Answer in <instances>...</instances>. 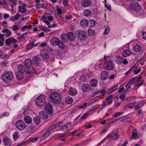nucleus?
Here are the masks:
<instances>
[{"mask_svg":"<svg viewBox=\"0 0 146 146\" xmlns=\"http://www.w3.org/2000/svg\"><path fill=\"white\" fill-rule=\"evenodd\" d=\"M62 97L58 93L52 92L50 94V98L51 102L54 104L60 103L61 101Z\"/></svg>","mask_w":146,"mask_h":146,"instance_id":"f257e3e1","label":"nucleus"},{"mask_svg":"<svg viewBox=\"0 0 146 146\" xmlns=\"http://www.w3.org/2000/svg\"><path fill=\"white\" fill-rule=\"evenodd\" d=\"M13 74L11 71L4 72L3 73L1 76L3 81L6 82H10L13 79Z\"/></svg>","mask_w":146,"mask_h":146,"instance_id":"f03ea898","label":"nucleus"},{"mask_svg":"<svg viewBox=\"0 0 146 146\" xmlns=\"http://www.w3.org/2000/svg\"><path fill=\"white\" fill-rule=\"evenodd\" d=\"M129 7L131 11L135 12H138L141 10V6L138 2L130 4Z\"/></svg>","mask_w":146,"mask_h":146,"instance_id":"7ed1b4c3","label":"nucleus"},{"mask_svg":"<svg viewBox=\"0 0 146 146\" xmlns=\"http://www.w3.org/2000/svg\"><path fill=\"white\" fill-rule=\"evenodd\" d=\"M15 125L17 129L22 131L24 130L26 127V124L24 121L21 119L17 120L15 122Z\"/></svg>","mask_w":146,"mask_h":146,"instance_id":"20e7f679","label":"nucleus"},{"mask_svg":"<svg viewBox=\"0 0 146 146\" xmlns=\"http://www.w3.org/2000/svg\"><path fill=\"white\" fill-rule=\"evenodd\" d=\"M35 103L36 105L39 106H42L44 105L45 103V99L43 96H38L35 100Z\"/></svg>","mask_w":146,"mask_h":146,"instance_id":"39448f33","label":"nucleus"},{"mask_svg":"<svg viewBox=\"0 0 146 146\" xmlns=\"http://www.w3.org/2000/svg\"><path fill=\"white\" fill-rule=\"evenodd\" d=\"M76 36L78 38L81 40H84L86 36V33L82 30H78L75 32Z\"/></svg>","mask_w":146,"mask_h":146,"instance_id":"423d86ee","label":"nucleus"},{"mask_svg":"<svg viewBox=\"0 0 146 146\" xmlns=\"http://www.w3.org/2000/svg\"><path fill=\"white\" fill-rule=\"evenodd\" d=\"M103 67L106 70H112L113 68V65L111 62L107 61L104 63Z\"/></svg>","mask_w":146,"mask_h":146,"instance_id":"0eeeda50","label":"nucleus"},{"mask_svg":"<svg viewBox=\"0 0 146 146\" xmlns=\"http://www.w3.org/2000/svg\"><path fill=\"white\" fill-rule=\"evenodd\" d=\"M44 109L46 112L49 114H51L53 112V108L52 106L50 104H48L44 106Z\"/></svg>","mask_w":146,"mask_h":146,"instance_id":"6e6552de","label":"nucleus"},{"mask_svg":"<svg viewBox=\"0 0 146 146\" xmlns=\"http://www.w3.org/2000/svg\"><path fill=\"white\" fill-rule=\"evenodd\" d=\"M33 63L34 65L38 66L40 65L41 59L38 56H34L33 58Z\"/></svg>","mask_w":146,"mask_h":146,"instance_id":"1a4fd4ad","label":"nucleus"},{"mask_svg":"<svg viewBox=\"0 0 146 146\" xmlns=\"http://www.w3.org/2000/svg\"><path fill=\"white\" fill-rule=\"evenodd\" d=\"M119 136V135L118 133L113 132L109 134L106 137V138H108L110 139H114L115 138H118Z\"/></svg>","mask_w":146,"mask_h":146,"instance_id":"9d476101","label":"nucleus"},{"mask_svg":"<svg viewBox=\"0 0 146 146\" xmlns=\"http://www.w3.org/2000/svg\"><path fill=\"white\" fill-rule=\"evenodd\" d=\"M50 42L52 45L56 46L58 45L60 41L57 37H54L51 39Z\"/></svg>","mask_w":146,"mask_h":146,"instance_id":"9b49d317","label":"nucleus"},{"mask_svg":"<svg viewBox=\"0 0 146 146\" xmlns=\"http://www.w3.org/2000/svg\"><path fill=\"white\" fill-rule=\"evenodd\" d=\"M82 90L85 92H88L91 89V87L89 84H83L82 86Z\"/></svg>","mask_w":146,"mask_h":146,"instance_id":"f8f14e48","label":"nucleus"},{"mask_svg":"<svg viewBox=\"0 0 146 146\" xmlns=\"http://www.w3.org/2000/svg\"><path fill=\"white\" fill-rule=\"evenodd\" d=\"M27 5L25 4H23L22 5L19 6L18 9L19 11L23 13H25L26 12Z\"/></svg>","mask_w":146,"mask_h":146,"instance_id":"ddd939ff","label":"nucleus"},{"mask_svg":"<svg viewBox=\"0 0 146 146\" xmlns=\"http://www.w3.org/2000/svg\"><path fill=\"white\" fill-rule=\"evenodd\" d=\"M40 54L42 57L45 59H47L49 57V53L45 50H41Z\"/></svg>","mask_w":146,"mask_h":146,"instance_id":"4468645a","label":"nucleus"},{"mask_svg":"<svg viewBox=\"0 0 146 146\" xmlns=\"http://www.w3.org/2000/svg\"><path fill=\"white\" fill-rule=\"evenodd\" d=\"M3 141L5 145L11 146L12 145V142L10 139L7 136L4 138Z\"/></svg>","mask_w":146,"mask_h":146,"instance_id":"2eb2a0df","label":"nucleus"},{"mask_svg":"<svg viewBox=\"0 0 146 146\" xmlns=\"http://www.w3.org/2000/svg\"><path fill=\"white\" fill-rule=\"evenodd\" d=\"M91 4V1L90 0H83L81 3V5L83 7H89Z\"/></svg>","mask_w":146,"mask_h":146,"instance_id":"dca6fc26","label":"nucleus"},{"mask_svg":"<svg viewBox=\"0 0 146 146\" xmlns=\"http://www.w3.org/2000/svg\"><path fill=\"white\" fill-rule=\"evenodd\" d=\"M100 77L103 80H105L108 78L109 74L106 71H103L101 73Z\"/></svg>","mask_w":146,"mask_h":146,"instance_id":"f3484780","label":"nucleus"},{"mask_svg":"<svg viewBox=\"0 0 146 146\" xmlns=\"http://www.w3.org/2000/svg\"><path fill=\"white\" fill-rule=\"evenodd\" d=\"M77 90L75 88L72 87H70L68 91V93L70 95L73 96H75L77 94Z\"/></svg>","mask_w":146,"mask_h":146,"instance_id":"a211bd4d","label":"nucleus"},{"mask_svg":"<svg viewBox=\"0 0 146 146\" xmlns=\"http://www.w3.org/2000/svg\"><path fill=\"white\" fill-rule=\"evenodd\" d=\"M60 38L61 41L64 42H67L68 39V35L65 33L62 34Z\"/></svg>","mask_w":146,"mask_h":146,"instance_id":"6ab92c4d","label":"nucleus"},{"mask_svg":"<svg viewBox=\"0 0 146 146\" xmlns=\"http://www.w3.org/2000/svg\"><path fill=\"white\" fill-rule=\"evenodd\" d=\"M24 64L27 68L31 67L32 66L31 60L30 58H27L24 61Z\"/></svg>","mask_w":146,"mask_h":146,"instance_id":"aec40b11","label":"nucleus"},{"mask_svg":"<svg viewBox=\"0 0 146 146\" xmlns=\"http://www.w3.org/2000/svg\"><path fill=\"white\" fill-rule=\"evenodd\" d=\"M48 113L46 112L41 111L39 112V115L42 119H46L47 118Z\"/></svg>","mask_w":146,"mask_h":146,"instance_id":"412c9836","label":"nucleus"},{"mask_svg":"<svg viewBox=\"0 0 146 146\" xmlns=\"http://www.w3.org/2000/svg\"><path fill=\"white\" fill-rule=\"evenodd\" d=\"M16 75L17 79L19 80L22 79L24 76L23 73L19 71H18L16 72Z\"/></svg>","mask_w":146,"mask_h":146,"instance_id":"4be33fe9","label":"nucleus"},{"mask_svg":"<svg viewBox=\"0 0 146 146\" xmlns=\"http://www.w3.org/2000/svg\"><path fill=\"white\" fill-rule=\"evenodd\" d=\"M80 24L83 27H86L88 25L89 22L87 20L84 19L81 21Z\"/></svg>","mask_w":146,"mask_h":146,"instance_id":"5701e85b","label":"nucleus"},{"mask_svg":"<svg viewBox=\"0 0 146 146\" xmlns=\"http://www.w3.org/2000/svg\"><path fill=\"white\" fill-rule=\"evenodd\" d=\"M23 120L26 123L28 124L31 123L32 121L31 118L29 116L27 115L25 116L24 117Z\"/></svg>","mask_w":146,"mask_h":146,"instance_id":"b1692460","label":"nucleus"},{"mask_svg":"<svg viewBox=\"0 0 146 146\" xmlns=\"http://www.w3.org/2000/svg\"><path fill=\"white\" fill-rule=\"evenodd\" d=\"M18 67L19 70L18 71H20L21 72H26V68L25 67L23 64H19Z\"/></svg>","mask_w":146,"mask_h":146,"instance_id":"393cba45","label":"nucleus"},{"mask_svg":"<svg viewBox=\"0 0 146 146\" xmlns=\"http://www.w3.org/2000/svg\"><path fill=\"white\" fill-rule=\"evenodd\" d=\"M90 83L91 86H92L95 87L97 85L98 81L96 78H94L91 80Z\"/></svg>","mask_w":146,"mask_h":146,"instance_id":"a878e982","label":"nucleus"},{"mask_svg":"<svg viewBox=\"0 0 146 146\" xmlns=\"http://www.w3.org/2000/svg\"><path fill=\"white\" fill-rule=\"evenodd\" d=\"M131 54V52L128 50H124L122 53V55L124 57L129 56Z\"/></svg>","mask_w":146,"mask_h":146,"instance_id":"bb28decb","label":"nucleus"},{"mask_svg":"<svg viewBox=\"0 0 146 146\" xmlns=\"http://www.w3.org/2000/svg\"><path fill=\"white\" fill-rule=\"evenodd\" d=\"M132 138L133 139H137L138 137L137 136V130L134 129L132 132Z\"/></svg>","mask_w":146,"mask_h":146,"instance_id":"cd10ccee","label":"nucleus"},{"mask_svg":"<svg viewBox=\"0 0 146 146\" xmlns=\"http://www.w3.org/2000/svg\"><path fill=\"white\" fill-rule=\"evenodd\" d=\"M91 11L89 9L85 10L83 12V15L84 16L88 17L91 15Z\"/></svg>","mask_w":146,"mask_h":146,"instance_id":"c85d7f7f","label":"nucleus"},{"mask_svg":"<svg viewBox=\"0 0 146 146\" xmlns=\"http://www.w3.org/2000/svg\"><path fill=\"white\" fill-rule=\"evenodd\" d=\"M100 93L103 95H104L105 94L107 93L106 92L105 90H98L96 92L93 94V96H96L98 94Z\"/></svg>","mask_w":146,"mask_h":146,"instance_id":"c756f323","label":"nucleus"},{"mask_svg":"<svg viewBox=\"0 0 146 146\" xmlns=\"http://www.w3.org/2000/svg\"><path fill=\"white\" fill-rule=\"evenodd\" d=\"M68 35V38H69L71 40H73L75 38V36L74 34L72 32H69L67 34Z\"/></svg>","mask_w":146,"mask_h":146,"instance_id":"7c9ffc66","label":"nucleus"},{"mask_svg":"<svg viewBox=\"0 0 146 146\" xmlns=\"http://www.w3.org/2000/svg\"><path fill=\"white\" fill-rule=\"evenodd\" d=\"M65 100L66 102L69 104H71L73 101L72 98L69 96H68L66 98Z\"/></svg>","mask_w":146,"mask_h":146,"instance_id":"2f4dec72","label":"nucleus"},{"mask_svg":"<svg viewBox=\"0 0 146 146\" xmlns=\"http://www.w3.org/2000/svg\"><path fill=\"white\" fill-rule=\"evenodd\" d=\"M134 50L136 52H139L141 50V47L139 45H137L134 47Z\"/></svg>","mask_w":146,"mask_h":146,"instance_id":"473e14b6","label":"nucleus"},{"mask_svg":"<svg viewBox=\"0 0 146 146\" xmlns=\"http://www.w3.org/2000/svg\"><path fill=\"white\" fill-rule=\"evenodd\" d=\"M123 58L121 56H118L116 60H115L116 62L119 64L122 63Z\"/></svg>","mask_w":146,"mask_h":146,"instance_id":"72a5a7b5","label":"nucleus"},{"mask_svg":"<svg viewBox=\"0 0 146 146\" xmlns=\"http://www.w3.org/2000/svg\"><path fill=\"white\" fill-rule=\"evenodd\" d=\"M20 15L19 14H17L15 15L13 17H11V21H15L18 19Z\"/></svg>","mask_w":146,"mask_h":146,"instance_id":"f704fd0d","label":"nucleus"},{"mask_svg":"<svg viewBox=\"0 0 146 146\" xmlns=\"http://www.w3.org/2000/svg\"><path fill=\"white\" fill-rule=\"evenodd\" d=\"M113 102L112 100L110 99V100H106L103 103V104L104 106H106L108 105Z\"/></svg>","mask_w":146,"mask_h":146,"instance_id":"c9c22d12","label":"nucleus"},{"mask_svg":"<svg viewBox=\"0 0 146 146\" xmlns=\"http://www.w3.org/2000/svg\"><path fill=\"white\" fill-rule=\"evenodd\" d=\"M34 120L36 124H39L40 122V119L38 117H35L34 118Z\"/></svg>","mask_w":146,"mask_h":146,"instance_id":"e433bc0d","label":"nucleus"},{"mask_svg":"<svg viewBox=\"0 0 146 146\" xmlns=\"http://www.w3.org/2000/svg\"><path fill=\"white\" fill-rule=\"evenodd\" d=\"M90 27H95L96 24V21L94 20H90L89 21Z\"/></svg>","mask_w":146,"mask_h":146,"instance_id":"4c0bfd02","label":"nucleus"},{"mask_svg":"<svg viewBox=\"0 0 146 146\" xmlns=\"http://www.w3.org/2000/svg\"><path fill=\"white\" fill-rule=\"evenodd\" d=\"M143 84H144V82L143 81H140L138 82L137 85L135 88V90H137L140 86H141V85Z\"/></svg>","mask_w":146,"mask_h":146,"instance_id":"58836bf2","label":"nucleus"},{"mask_svg":"<svg viewBox=\"0 0 146 146\" xmlns=\"http://www.w3.org/2000/svg\"><path fill=\"white\" fill-rule=\"evenodd\" d=\"M130 83H129V82L126 84L125 86L126 88L128 87V88L126 90H125L124 92H128L131 90V85H129L130 84Z\"/></svg>","mask_w":146,"mask_h":146,"instance_id":"ea45409f","label":"nucleus"},{"mask_svg":"<svg viewBox=\"0 0 146 146\" xmlns=\"http://www.w3.org/2000/svg\"><path fill=\"white\" fill-rule=\"evenodd\" d=\"M29 34V33L26 32L25 33H24L21 35H20V36L18 37L17 38V39L18 40H20L21 38H23L26 35H27Z\"/></svg>","mask_w":146,"mask_h":146,"instance_id":"a19ab883","label":"nucleus"},{"mask_svg":"<svg viewBox=\"0 0 146 146\" xmlns=\"http://www.w3.org/2000/svg\"><path fill=\"white\" fill-rule=\"evenodd\" d=\"M19 133L18 131H16L13 134V137L15 140H16L17 138H19L18 135Z\"/></svg>","mask_w":146,"mask_h":146,"instance_id":"79ce46f5","label":"nucleus"},{"mask_svg":"<svg viewBox=\"0 0 146 146\" xmlns=\"http://www.w3.org/2000/svg\"><path fill=\"white\" fill-rule=\"evenodd\" d=\"M28 68V73L30 74L35 73V69L33 67H30Z\"/></svg>","mask_w":146,"mask_h":146,"instance_id":"37998d69","label":"nucleus"},{"mask_svg":"<svg viewBox=\"0 0 146 146\" xmlns=\"http://www.w3.org/2000/svg\"><path fill=\"white\" fill-rule=\"evenodd\" d=\"M88 34L90 36H92L95 33L94 31L91 29H89L88 30Z\"/></svg>","mask_w":146,"mask_h":146,"instance_id":"c03bdc74","label":"nucleus"},{"mask_svg":"<svg viewBox=\"0 0 146 146\" xmlns=\"http://www.w3.org/2000/svg\"><path fill=\"white\" fill-rule=\"evenodd\" d=\"M137 79V77H133L129 81V83H130V84H131V85L132 84H135L134 82Z\"/></svg>","mask_w":146,"mask_h":146,"instance_id":"a18cd8bd","label":"nucleus"},{"mask_svg":"<svg viewBox=\"0 0 146 146\" xmlns=\"http://www.w3.org/2000/svg\"><path fill=\"white\" fill-rule=\"evenodd\" d=\"M32 26L31 25H25L24 27H22L21 28V30L22 31H24L25 29H27L28 28L29 29H30L31 28Z\"/></svg>","mask_w":146,"mask_h":146,"instance_id":"49530a36","label":"nucleus"},{"mask_svg":"<svg viewBox=\"0 0 146 146\" xmlns=\"http://www.w3.org/2000/svg\"><path fill=\"white\" fill-rule=\"evenodd\" d=\"M135 104L133 103H130L126 106V108H130L135 106Z\"/></svg>","mask_w":146,"mask_h":146,"instance_id":"de8ad7c7","label":"nucleus"},{"mask_svg":"<svg viewBox=\"0 0 146 146\" xmlns=\"http://www.w3.org/2000/svg\"><path fill=\"white\" fill-rule=\"evenodd\" d=\"M50 131H48L42 137V139H44L46 138L48 135L50 134Z\"/></svg>","mask_w":146,"mask_h":146,"instance_id":"09e8293b","label":"nucleus"},{"mask_svg":"<svg viewBox=\"0 0 146 146\" xmlns=\"http://www.w3.org/2000/svg\"><path fill=\"white\" fill-rule=\"evenodd\" d=\"M99 107V106L98 105H96L94 106H93L92 108L90 109L88 111L89 112H91L92 111H93V110H95L97 108H98Z\"/></svg>","mask_w":146,"mask_h":146,"instance_id":"8fccbe9b","label":"nucleus"},{"mask_svg":"<svg viewBox=\"0 0 146 146\" xmlns=\"http://www.w3.org/2000/svg\"><path fill=\"white\" fill-rule=\"evenodd\" d=\"M38 140L37 137L35 138H31L29 139V141L33 142H35L37 141Z\"/></svg>","mask_w":146,"mask_h":146,"instance_id":"3c124183","label":"nucleus"},{"mask_svg":"<svg viewBox=\"0 0 146 146\" xmlns=\"http://www.w3.org/2000/svg\"><path fill=\"white\" fill-rule=\"evenodd\" d=\"M16 3L15 2H13L12 4L10 5V6L11 7V9L12 11H13L14 10L13 6H16Z\"/></svg>","mask_w":146,"mask_h":146,"instance_id":"603ef678","label":"nucleus"},{"mask_svg":"<svg viewBox=\"0 0 146 146\" xmlns=\"http://www.w3.org/2000/svg\"><path fill=\"white\" fill-rule=\"evenodd\" d=\"M88 114L87 113H85L81 117V118L82 119H86L87 117L88 116Z\"/></svg>","mask_w":146,"mask_h":146,"instance_id":"864d4df0","label":"nucleus"},{"mask_svg":"<svg viewBox=\"0 0 146 146\" xmlns=\"http://www.w3.org/2000/svg\"><path fill=\"white\" fill-rule=\"evenodd\" d=\"M56 129V127L54 125L49 127L47 130L51 131Z\"/></svg>","mask_w":146,"mask_h":146,"instance_id":"5fc2aeb1","label":"nucleus"},{"mask_svg":"<svg viewBox=\"0 0 146 146\" xmlns=\"http://www.w3.org/2000/svg\"><path fill=\"white\" fill-rule=\"evenodd\" d=\"M59 47L61 49H63L65 47V45L62 42H60L58 44Z\"/></svg>","mask_w":146,"mask_h":146,"instance_id":"6e6d98bb","label":"nucleus"},{"mask_svg":"<svg viewBox=\"0 0 146 146\" xmlns=\"http://www.w3.org/2000/svg\"><path fill=\"white\" fill-rule=\"evenodd\" d=\"M80 80L81 82H85L86 81V80L84 76H82L80 78Z\"/></svg>","mask_w":146,"mask_h":146,"instance_id":"4d7b16f0","label":"nucleus"},{"mask_svg":"<svg viewBox=\"0 0 146 146\" xmlns=\"http://www.w3.org/2000/svg\"><path fill=\"white\" fill-rule=\"evenodd\" d=\"M18 25H14L12 27L13 30L14 31H17L19 28L18 27Z\"/></svg>","mask_w":146,"mask_h":146,"instance_id":"13d9d810","label":"nucleus"},{"mask_svg":"<svg viewBox=\"0 0 146 146\" xmlns=\"http://www.w3.org/2000/svg\"><path fill=\"white\" fill-rule=\"evenodd\" d=\"M34 47L33 45V44L32 42H31L27 47V48L28 49H32Z\"/></svg>","mask_w":146,"mask_h":146,"instance_id":"bf43d9fd","label":"nucleus"},{"mask_svg":"<svg viewBox=\"0 0 146 146\" xmlns=\"http://www.w3.org/2000/svg\"><path fill=\"white\" fill-rule=\"evenodd\" d=\"M10 39L11 42H12L13 43H15L17 42V40L14 38H11Z\"/></svg>","mask_w":146,"mask_h":146,"instance_id":"052dcab7","label":"nucleus"},{"mask_svg":"<svg viewBox=\"0 0 146 146\" xmlns=\"http://www.w3.org/2000/svg\"><path fill=\"white\" fill-rule=\"evenodd\" d=\"M110 31V28L109 27H108L106 28L105 30V31L104 32V33L105 34L107 35V34Z\"/></svg>","mask_w":146,"mask_h":146,"instance_id":"680f3d73","label":"nucleus"},{"mask_svg":"<svg viewBox=\"0 0 146 146\" xmlns=\"http://www.w3.org/2000/svg\"><path fill=\"white\" fill-rule=\"evenodd\" d=\"M87 103H85L82 106H80L79 107V108L83 109L87 106Z\"/></svg>","mask_w":146,"mask_h":146,"instance_id":"e2e57ef3","label":"nucleus"},{"mask_svg":"<svg viewBox=\"0 0 146 146\" xmlns=\"http://www.w3.org/2000/svg\"><path fill=\"white\" fill-rule=\"evenodd\" d=\"M11 43L10 38L7 39L5 42V43L7 45Z\"/></svg>","mask_w":146,"mask_h":146,"instance_id":"0e129e2a","label":"nucleus"},{"mask_svg":"<svg viewBox=\"0 0 146 146\" xmlns=\"http://www.w3.org/2000/svg\"><path fill=\"white\" fill-rule=\"evenodd\" d=\"M141 71V69H137L135 70L134 71V73L135 74H137L138 73H139Z\"/></svg>","mask_w":146,"mask_h":146,"instance_id":"69168bd1","label":"nucleus"},{"mask_svg":"<svg viewBox=\"0 0 146 146\" xmlns=\"http://www.w3.org/2000/svg\"><path fill=\"white\" fill-rule=\"evenodd\" d=\"M35 6L37 8L39 9L40 8H41V3H39L36 4L35 5Z\"/></svg>","mask_w":146,"mask_h":146,"instance_id":"338daca9","label":"nucleus"},{"mask_svg":"<svg viewBox=\"0 0 146 146\" xmlns=\"http://www.w3.org/2000/svg\"><path fill=\"white\" fill-rule=\"evenodd\" d=\"M142 36L143 39L146 40V32H143L142 33Z\"/></svg>","mask_w":146,"mask_h":146,"instance_id":"774afa93","label":"nucleus"}]
</instances>
